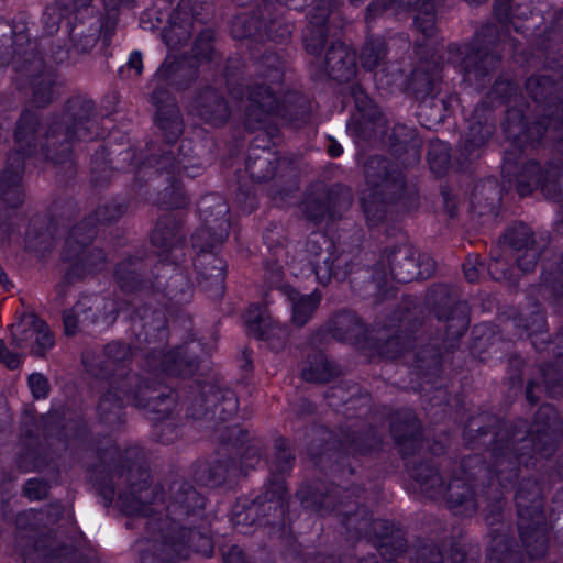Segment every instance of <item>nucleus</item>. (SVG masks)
Wrapping results in <instances>:
<instances>
[{
	"label": "nucleus",
	"mask_w": 563,
	"mask_h": 563,
	"mask_svg": "<svg viewBox=\"0 0 563 563\" xmlns=\"http://www.w3.org/2000/svg\"><path fill=\"white\" fill-rule=\"evenodd\" d=\"M563 437V421L558 410L544 404L537 410L531 426L519 419L510 422L490 412H482L468 419L463 438L471 450L486 448L488 462L479 454L465 456L461 462V476L444 483L449 509L461 517L474 516L479 507V498L486 501L484 516L493 500V489H498L503 498L505 492L514 487L521 467L534 465V456H552Z\"/></svg>",
	"instance_id": "1"
},
{
	"label": "nucleus",
	"mask_w": 563,
	"mask_h": 563,
	"mask_svg": "<svg viewBox=\"0 0 563 563\" xmlns=\"http://www.w3.org/2000/svg\"><path fill=\"white\" fill-rule=\"evenodd\" d=\"M98 463L88 468L89 481L97 494L109 507L118 495V505L130 516H135L125 526L144 527V521L153 517L162 518L165 533L178 538L176 551L185 543L192 552L205 556L213 553L209 536L208 520L205 517V497L184 479H176L169 486L168 504L165 505L163 489L150 483V470L143 449L128 446L124 451L110 443L97 452Z\"/></svg>",
	"instance_id": "2"
},
{
	"label": "nucleus",
	"mask_w": 563,
	"mask_h": 563,
	"mask_svg": "<svg viewBox=\"0 0 563 563\" xmlns=\"http://www.w3.org/2000/svg\"><path fill=\"white\" fill-rule=\"evenodd\" d=\"M525 89L543 113L527 121L522 109L509 107L503 123L507 139H523L533 145L551 144L563 161V54L548 55L542 71L531 75Z\"/></svg>",
	"instance_id": "3"
},
{
	"label": "nucleus",
	"mask_w": 563,
	"mask_h": 563,
	"mask_svg": "<svg viewBox=\"0 0 563 563\" xmlns=\"http://www.w3.org/2000/svg\"><path fill=\"white\" fill-rule=\"evenodd\" d=\"M361 493L363 489L358 486L342 489L333 483L317 481L301 486L296 498L305 509L320 516L335 512L349 537L358 539L373 534L377 521L365 505H360Z\"/></svg>",
	"instance_id": "4"
},
{
	"label": "nucleus",
	"mask_w": 563,
	"mask_h": 563,
	"mask_svg": "<svg viewBox=\"0 0 563 563\" xmlns=\"http://www.w3.org/2000/svg\"><path fill=\"white\" fill-rule=\"evenodd\" d=\"M38 131V115L31 110L22 111L13 134L16 148L8 154L0 175V197L10 209H16L24 202L25 158L37 155L41 142Z\"/></svg>",
	"instance_id": "5"
},
{
	"label": "nucleus",
	"mask_w": 563,
	"mask_h": 563,
	"mask_svg": "<svg viewBox=\"0 0 563 563\" xmlns=\"http://www.w3.org/2000/svg\"><path fill=\"white\" fill-rule=\"evenodd\" d=\"M498 40L496 25H483L473 42L450 43L448 45V63L457 69L464 82L481 90L490 82L494 71L500 65V56L489 48Z\"/></svg>",
	"instance_id": "6"
},
{
	"label": "nucleus",
	"mask_w": 563,
	"mask_h": 563,
	"mask_svg": "<svg viewBox=\"0 0 563 563\" xmlns=\"http://www.w3.org/2000/svg\"><path fill=\"white\" fill-rule=\"evenodd\" d=\"M435 271L434 260L427 253L416 257L413 246L405 241L386 246L379 261L371 268L368 279L378 291L390 275L397 283H410L415 279H428Z\"/></svg>",
	"instance_id": "7"
},
{
	"label": "nucleus",
	"mask_w": 563,
	"mask_h": 563,
	"mask_svg": "<svg viewBox=\"0 0 563 563\" xmlns=\"http://www.w3.org/2000/svg\"><path fill=\"white\" fill-rule=\"evenodd\" d=\"M424 305L438 320L445 349H454L470 327V307L460 298L457 290L446 284L429 287Z\"/></svg>",
	"instance_id": "8"
},
{
	"label": "nucleus",
	"mask_w": 563,
	"mask_h": 563,
	"mask_svg": "<svg viewBox=\"0 0 563 563\" xmlns=\"http://www.w3.org/2000/svg\"><path fill=\"white\" fill-rule=\"evenodd\" d=\"M238 408L235 393L228 386L218 382H195L190 385L186 416L203 422L207 429L214 430L219 423L231 420Z\"/></svg>",
	"instance_id": "9"
},
{
	"label": "nucleus",
	"mask_w": 563,
	"mask_h": 563,
	"mask_svg": "<svg viewBox=\"0 0 563 563\" xmlns=\"http://www.w3.org/2000/svg\"><path fill=\"white\" fill-rule=\"evenodd\" d=\"M96 235L97 228L91 219L81 220L70 230L62 254V258L70 263L64 275L66 284L82 280L103 269L106 253L102 249L91 245Z\"/></svg>",
	"instance_id": "10"
},
{
	"label": "nucleus",
	"mask_w": 563,
	"mask_h": 563,
	"mask_svg": "<svg viewBox=\"0 0 563 563\" xmlns=\"http://www.w3.org/2000/svg\"><path fill=\"white\" fill-rule=\"evenodd\" d=\"M244 63L239 55L230 56L224 66V77L228 91L239 101H246L244 109V126L255 128L275 106V99L268 91V85L241 82Z\"/></svg>",
	"instance_id": "11"
},
{
	"label": "nucleus",
	"mask_w": 563,
	"mask_h": 563,
	"mask_svg": "<svg viewBox=\"0 0 563 563\" xmlns=\"http://www.w3.org/2000/svg\"><path fill=\"white\" fill-rule=\"evenodd\" d=\"M199 144H194L191 140H181L177 147V156H175L172 147L159 148L158 153H152L143 162L137 170L141 173L150 172V176L157 177L165 175H174L177 177L187 176L195 178L201 174L205 168L206 161L199 153Z\"/></svg>",
	"instance_id": "12"
},
{
	"label": "nucleus",
	"mask_w": 563,
	"mask_h": 563,
	"mask_svg": "<svg viewBox=\"0 0 563 563\" xmlns=\"http://www.w3.org/2000/svg\"><path fill=\"white\" fill-rule=\"evenodd\" d=\"M509 140L511 144L504 153L501 177L509 188L514 187L520 197H526L541 184L543 169L537 161L521 162L520 154L528 147L531 150L549 147L552 151V146L548 143L533 145L523 139L520 141L516 139Z\"/></svg>",
	"instance_id": "13"
},
{
	"label": "nucleus",
	"mask_w": 563,
	"mask_h": 563,
	"mask_svg": "<svg viewBox=\"0 0 563 563\" xmlns=\"http://www.w3.org/2000/svg\"><path fill=\"white\" fill-rule=\"evenodd\" d=\"M112 387L120 389L126 400L137 408L163 417H170L176 404V393L168 386L155 384L137 374H129L124 377V384L114 382Z\"/></svg>",
	"instance_id": "14"
},
{
	"label": "nucleus",
	"mask_w": 563,
	"mask_h": 563,
	"mask_svg": "<svg viewBox=\"0 0 563 563\" xmlns=\"http://www.w3.org/2000/svg\"><path fill=\"white\" fill-rule=\"evenodd\" d=\"M383 439L379 432L374 427H368L365 432H356L354 430L344 432L336 441V446L333 452L329 450L321 452L316 460V464L322 468L334 460V463L329 466L331 473L349 474L354 473V468L350 462L349 456L366 455L377 451L382 445Z\"/></svg>",
	"instance_id": "15"
},
{
	"label": "nucleus",
	"mask_w": 563,
	"mask_h": 563,
	"mask_svg": "<svg viewBox=\"0 0 563 563\" xmlns=\"http://www.w3.org/2000/svg\"><path fill=\"white\" fill-rule=\"evenodd\" d=\"M489 498L493 503L486 510L484 519L489 528L487 556L494 563H521V552L510 534L509 523L504 520L503 495L498 489H493Z\"/></svg>",
	"instance_id": "16"
},
{
	"label": "nucleus",
	"mask_w": 563,
	"mask_h": 563,
	"mask_svg": "<svg viewBox=\"0 0 563 563\" xmlns=\"http://www.w3.org/2000/svg\"><path fill=\"white\" fill-rule=\"evenodd\" d=\"M0 35L3 37L0 48L5 47V52L0 53L1 65L11 64L16 73L25 77H33L45 68L36 42L25 37L22 32L16 35L7 21H0Z\"/></svg>",
	"instance_id": "17"
},
{
	"label": "nucleus",
	"mask_w": 563,
	"mask_h": 563,
	"mask_svg": "<svg viewBox=\"0 0 563 563\" xmlns=\"http://www.w3.org/2000/svg\"><path fill=\"white\" fill-rule=\"evenodd\" d=\"M161 258L146 250H136L117 263L113 277L124 292L150 291L155 283Z\"/></svg>",
	"instance_id": "18"
},
{
	"label": "nucleus",
	"mask_w": 563,
	"mask_h": 563,
	"mask_svg": "<svg viewBox=\"0 0 563 563\" xmlns=\"http://www.w3.org/2000/svg\"><path fill=\"white\" fill-rule=\"evenodd\" d=\"M363 175L372 191L383 199L399 201L406 194L405 175L399 165L387 156H368L363 163Z\"/></svg>",
	"instance_id": "19"
},
{
	"label": "nucleus",
	"mask_w": 563,
	"mask_h": 563,
	"mask_svg": "<svg viewBox=\"0 0 563 563\" xmlns=\"http://www.w3.org/2000/svg\"><path fill=\"white\" fill-rule=\"evenodd\" d=\"M80 141L68 125L54 118L41 136L36 156L54 166H62L65 178H73L76 175L73 147L75 142Z\"/></svg>",
	"instance_id": "20"
},
{
	"label": "nucleus",
	"mask_w": 563,
	"mask_h": 563,
	"mask_svg": "<svg viewBox=\"0 0 563 563\" xmlns=\"http://www.w3.org/2000/svg\"><path fill=\"white\" fill-rule=\"evenodd\" d=\"M494 131L493 109L486 102L476 104L459 144L457 163L464 166L479 159Z\"/></svg>",
	"instance_id": "21"
},
{
	"label": "nucleus",
	"mask_w": 563,
	"mask_h": 563,
	"mask_svg": "<svg viewBox=\"0 0 563 563\" xmlns=\"http://www.w3.org/2000/svg\"><path fill=\"white\" fill-rule=\"evenodd\" d=\"M162 518H151L144 521V529L147 533L146 547L141 549V563H177L180 559H186L192 548L185 543L178 551L176 548L178 538L170 532L165 533L161 527Z\"/></svg>",
	"instance_id": "22"
},
{
	"label": "nucleus",
	"mask_w": 563,
	"mask_h": 563,
	"mask_svg": "<svg viewBox=\"0 0 563 563\" xmlns=\"http://www.w3.org/2000/svg\"><path fill=\"white\" fill-rule=\"evenodd\" d=\"M107 21L108 18L104 11L102 14L80 12V14L74 15L73 21H69V38L73 48L78 54H87L96 46L100 38H102L104 46L110 45L117 29L108 32Z\"/></svg>",
	"instance_id": "23"
},
{
	"label": "nucleus",
	"mask_w": 563,
	"mask_h": 563,
	"mask_svg": "<svg viewBox=\"0 0 563 563\" xmlns=\"http://www.w3.org/2000/svg\"><path fill=\"white\" fill-rule=\"evenodd\" d=\"M151 243L159 250L161 260L183 262L185 258L186 233L183 221L175 213L162 214L151 234Z\"/></svg>",
	"instance_id": "24"
},
{
	"label": "nucleus",
	"mask_w": 563,
	"mask_h": 563,
	"mask_svg": "<svg viewBox=\"0 0 563 563\" xmlns=\"http://www.w3.org/2000/svg\"><path fill=\"white\" fill-rule=\"evenodd\" d=\"M499 243L517 253L516 263L522 273L534 271L541 251L536 243L533 230L527 223L515 221L508 224L499 238Z\"/></svg>",
	"instance_id": "25"
},
{
	"label": "nucleus",
	"mask_w": 563,
	"mask_h": 563,
	"mask_svg": "<svg viewBox=\"0 0 563 563\" xmlns=\"http://www.w3.org/2000/svg\"><path fill=\"white\" fill-rule=\"evenodd\" d=\"M548 482L542 484L534 477H523L515 493V505L518 516V526L544 523V489Z\"/></svg>",
	"instance_id": "26"
},
{
	"label": "nucleus",
	"mask_w": 563,
	"mask_h": 563,
	"mask_svg": "<svg viewBox=\"0 0 563 563\" xmlns=\"http://www.w3.org/2000/svg\"><path fill=\"white\" fill-rule=\"evenodd\" d=\"M148 101L156 108L155 122L166 141L163 148L172 147L184 131L180 109L165 87H155L148 96Z\"/></svg>",
	"instance_id": "27"
},
{
	"label": "nucleus",
	"mask_w": 563,
	"mask_h": 563,
	"mask_svg": "<svg viewBox=\"0 0 563 563\" xmlns=\"http://www.w3.org/2000/svg\"><path fill=\"white\" fill-rule=\"evenodd\" d=\"M268 91L275 99V106L267 115L258 123L255 128H245L250 132L262 131L266 128V124L272 115H277L285 123L289 124L295 129H299L305 125L310 118L311 106L309 99L300 92L288 91L284 95L283 99L276 95V91L272 86L268 85Z\"/></svg>",
	"instance_id": "28"
},
{
	"label": "nucleus",
	"mask_w": 563,
	"mask_h": 563,
	"mask_svg": "<svg viewBox=\"0 0 563 563\" xmlns=\"http://www.w3.org/2000/svg\"><path fill=\"white\" fill-rule=\"evenodd\" d=\"M96 115V102L84 95H76L66 101L64 113L55 119L68 125L79 140L90 141L97 135Z\"/></svg>",
	"instance_id": "29"
},
{
	"label": "nucleus",
	"mask_w": 563,
	"mask_h": 563,
	"mask_svg": "<svg viewBox=\"0 0 563 563\" xmlns=\"http://www.w3.org/2000/svg\"><path fill=\"white\" fill-rule=\"evenodd\" d=\"M24 563H92L78 547L37 539L22 551Z\"/></svg>",
	"instance_id": "30"
},
{
	"label": "nucleus",
	"mask_w": 563,
	"mask_h": 563,
	"mask_svg": "<svg viewBox=\"0 0 563 563\" xmlns=\"http://www.w3.org/2000/svg\"><path fill=\"white\" fill-rule=\"evenodd\" d=\"M265 490L257 495L254 503L263 517L262 526L268 527L271 532L278 533L284 529L285 497L287 489L280 479H267Z\"/></svg>",
	"instance_id": "31"
},
{
	"label": "nucleus",
	"mask_w": 563,
	"mask_h": 563,
	"mask_svg": "<svg viewBox=\"0 0 563 563\" xmlns=\"http://www.w3.org/2000/svg\"><path fill=\"white\" fill-rule=\"evenodd\" d=\"M198 286L210 298L220 299L225 290L227 263L214 252L197 253L194 260Z\"/></svg>",
	"instance_id": "32"
},
{
	"label": "nucleus",
	"mask_w": 563,
	"mask_h": 563,
	"mask_svg": "<svg viewBox=\"0 0 563 563\" xmlns=\"http://www.w3.org/2000/svg\"><path fill=\"white\" fill-rule=\"evenodd\" d=\"M146 365L150 371L168 376L190 377L199 369V360L187 347L178 346L166 353L151 351L146 355Z\"/></svg>",
	"instance_id": "33"
},
{
	"label": "nucleus",
	"mask_w": 563,
	"mask_h": 563,
	"mask_svg": "<svg viewBox=\"0 0 563 563\" xmlns=\"http://www.w3.org/2000/svg\"><path fill=\"white\" fill-rule=\"evenodd\" d=\"M390 434L402 456L413 455L422 446L421 423L411 409H400L391 416Z\"/></svg>",
	"instance_id": "34"
},
{
	"label": "nucleus",
	"mask_w": 563,
	"mask_h": 563,
	"mask_svg": "<svg viewBox=\"0 0 563 563\" xmlns=\"http://www.w3.org/2000/svg\"><path fill=\"white\" fill-rule=\"evenodd\" d=\"M190 111L212 126L223 125L230 118V108L224 95L214 87H200L190 102Z\"/></svg>",
	"instance_id": "35"
},
{
	"label": "nucleus",
	"mask_w": 563,
	"mask_h": 563,
	"mask_svg": "<svg viewBox=\"0 0 563 563\" xmlns=\"http://www.w3.org/2000/svg\"><path fill=\"white\" fill-rule=\"evenodd\" d=\"M242 474L238 461L218 452L216 457L198 461L195 464L194 477L197 483L208 487H219L238 479Z\"/></svg>",
	"instance_id": "36"
},
{
	"label": "nucleus",
	"mask_w": 563,
	"mask_h": 563,
	"mask_svg": "<svg viewBox=\"0 0 563 563\" xmlns=\"http://www.w3.org/2000/svg\"><path fill=\"white\" fill-rule=\"evenodd\" d=\"M324 334L341 342H360L365 335V327L355 312L342 310L333 313L324 325L311 335L310 343L321 344Z\"/></svg>",
	"instance_id": "37"
},
{
	"label": "nucleus",
	"mask_w": 563,
	"mask_h": 563,
	"mask_svg": "<svg viewBox=\"0 0 563 563\" xmlns=\"http://www.w3.org/2000/svg\"><path fill=\"white\" fill-rule=\"evenodd\" d=\"M356 52L341 41L331 43L320 60L321 75L329 79L347 82L357 73Z\"/></svg>",
	"instance_id": "38"
},
{
	"label": "nucleus",
	"mask_w": 563,
	"mask_h": 563,
	"mask_svg": "<svg viewBox=\"0 0 563 563\" xmlns=\"http://www.w3.org/2000/svg\"><path fill=\"white\" fill-rule=\"evenodd\" d=\"M198 76V65L195 59L167 55L155 73V87L170 86L176 90H186Z\"/></svg>",
	"instance_id": "39"
},
{
	"label": "nucleus",
	"mask_w": 563,
	"mask_h": 563,
	"mask_svg": "<svg viewBox=\"0 0 563 563\" xmlns=\"http://www.w3.org/2000/svg\"><path fill=\"white\" fill-rule=\"evenodd\" d=\"M180 262L161 260L152 290L164 292L166 297L176 302L186 301L191 291L190 280L180 267Z\"/></svg>",
	"instance_id": "40"
},
{
	"label": "nucleus",
	"mask_w": 563,
	"mask_h": 563,
	"mask_svg": "<svg viewBox=\"0 0 563 563\" xmlns=\"http://www.w3.org/2000/svg\"><path fill=\"white\" fill-rule=\"evenodd\" d=\"M134 353L132 346L121 340H113L103 346L100 360V375L109 382H120L124 384V377L133 374L130 366L133 362Z\"/></svg>",
	"instance_id": "41"
},
{
	"label": "nucleus",
	"mask_w": 563,
	"mask_h": 563,
	"mask_svg": "<svg viewBox=\"0 0 563 563\" xmlns=\"http://www.w3.org/2000/svg\"><path fill=\"white\" fill-rule=\"evenodd\" d=\"M350 95L358 112V118L355 119V131L364 140H371L385 124L383 113L360 84L350 86Z\"/></svg>",
	"instance_id": "42"
},
{
	"label": "nucleus",
	"mask_w": 563,
	"mask_h": 563,
	"mask_svg": "<svg viewBox=\"0 0 563 563\" xmlns=\"http://www.w3.org/2000/svg\"><path fill=\"white\" fill-rule=\"evenodd\" d=\"M274 13V3L271 0H262L251 11L236 14L231 23V34L235 40H250L263 43L264 24L266 15Z\"/></svg>",
	"instance_id": "43"
},
{
	"label": "nucleus",
	"mask_w": 563,
	"mask_h": 563,
	"mask_svg": "<svg viewBox=\"0 0 563 563\" xmlns=\"http://www.w3.org/2000/svg\"><path fill=\"white\" fill-rule=\"evenodd\" d=\"M504 331L512 332L514 336L522 338L527 335L530 339L534 350L541 353L542 347L540 335L547 332V319L541 305L533 301L531 310L528 313H520L507 318L503 324Z\"/></svg>",
	"instance_id": "44"
},
{
	"label": "nucleus",
	"mask_w": 563,
	"mask_h": 563,
	"mask_svg": "<svg viewBox=\"0 0 563 563\" xmlns=\"http://www.w3.org/2000/svg\"><path fill=\"white\" fill-rule=\"evenodd\" d=\"M444 347L442 336L435 339L434 342L422 345L415 354L412 366L417 374L423 378L421 389L427 391L426 385H431V388L442 391L443 384L438 385L437 382L441 379L442 373V351ZM449 349H446L448 351Z\"/></svg>",
	"instance_id": "45"
},
{
	"label": "nucleus",
	"mask_w": 563,
	"mask_h": 563,
	"mask_svg": "<svg viewBox=\"0 0 563 563\" xmlns=\"http://www.w3.org/2000/svg\"><path fill=\"white\" fill-rule=\"evenodd\" d=\"M442 78V65L439 62H420L408 78L407 92L417 101L437 96L441 90Z\"/></svg>",
	"instance_id": "46"
},
{
	"label": "nucleus",
	"mask_w": 563,
	"mask_h": 563,
	"mask_svg": "<svg viewBox=\"0 0 563 563\" xmlns=\"http://www.w3.org/2000/svg\"><path fill=\"white\" fill-rule=\"evenodd\" d=\"M194 21L191 0H180L169 15L168 25L162 30V40L170 49L186 45L194 32Z\"/></svg>",
	"instance_id": "47"
},
{
	"label": "nucleus",
	"mask_w": 563,
	"mask_h": 563,
	"mask_svg": "<svg viewBox=\"0 0 563 563\" xmlns=\"http://www.w3.org/2000/svg\"><path fill=\"white\" fill-rule=\"evenodd\" d=\"M422 325L421 320L406 312L399 318V325L395 333L378 343L379 354L388 360H395L415 346L416 333Z\"/></svg>",
	"instance_id": "48"
},
{
	"label": "nucleus",
	"mask_w": 563,
	"mask_h": 563,
	"mask_svg": "<svg viewBox=\"0 0 563 563\" xmlns=\"http://www.w3.org/2000/svg\"><path fill=\"white\" fill-rule=\"evenodd\" d=\"M541 352L551 350L554 361L540 367L547 393L556 398L563 395V327L553 340L541 339Z\"/></svg>",
	"instance_id": "49"
},
{
	"label": "nucleus",
	"mask_w": 563,
	"mask_h": 563,
	"mask_svg": "<svg viewBox=\"0 0 563 563\" xmlns=\"http://www.w3.org/2000/svg\"><path fill=\"white\" fill-rule=\"evenodd\" d=\"M329 257L330 258L323 263V266H319V271H317L316 274L318 283L322 286H327L332 279L344 282L350 278V283H353L357 279V277H353V275L364 273L368 277L371 274L369 267L353 262L350 254L340 252L336 247Z\"/></svg>",
	"instance_id": "50"
},
{
	"label": "nucleus",
	"mask_w": 563,
	"mask_h": 563,
	"mask_svg": "<svg viewBox=\"0 0 563 563\" xmlns=\"http://www.w3.org/2000/svg\"><path fill=\"white\" fill-rule=\"evenodd\" d=\"M373 534L377 538L376 549L386 561H394L408 550L406 531L393 521L377 519Z\"/></svg>",
	"instance_id": "51"
},
{
	"label": "nucleus",
	"mask_w": 563,
	"mask_h": 563,
	"mask_svg": "<svg viewBox=\"0 0 563 563\" xmlns=\"http://www.w3.org/2000/svg\"><path fill=\"white\" fill-rule=\"evenodd\" d=\"M198 212L201 225L216 229L218 241H225L229 236L230 221L228 219L229 207L224 199L214 194L206 195L198 201Z\"/></svg>",
	"instance_id": "52"
},
{
	"label": "nucleus",
	"mask_w": 563,
	"mask_h": 563,
	"mask_svg": "<svg viewBox=\"0 0 563 563\" xmlns=\"http://www.w3.org/2000/svg\"><path fill=\"white\" fill-rule=\"evenodd\" d=\"M12 344L16 349H24L25 342L34 340L31 346V353L35 356L43 357L46 352L54 345V336L48 327L40 320L33 319L29 328L23 324H13L11 327Z\"/></svg>",
	"instance_id": "53"
},
{
	"label": "nucleus",
	"mask_w": 563,
	"mask_h": 563,
	"mask_svg": "<svg viewBox=\"0 0 563 563\" xmlns=\"http://www.w3.org/2000/svg\"><path fill=\"white\" fill-rule=\"evenodd\" d=\"M388 146L394 156L402 158L406 166L419 163L422 141L415 129L405 124H396L388 139Z\"/></svg>",
	"instance_id": "54"
},
{
	"label": "nucleus",
	"mask_w": 563,
	"mask_h": 563,
	"mask_svg": "<svg viewBox=\"0 0 563 563\" xmlns=\"http://www.w3.org/2000/svg\"><path fill=\"white\" fill-rule=\"evenodd\" d=\"M280 158L269 146H258L256 143L249 147L246 170L255 181L274 179Z\"/></svg>",
	"instance_id": "55"
},
{
	"label": "nucleus",
	"mask_w": 563,
	"mask_h": 563,
	"mask_svg": "<svg viewBox=\"0 0 563 563\" xmlns=\"http://www.w3.org/2000/svg\"><path fill=\"white\" fill-rule=\"evenodd\" d=\"M409 476L419 485L422 494L431 499L442 497L444 479L432 460L407 464Z\"/></svg>",
	"instance_id": "56"
},
{
	"label": "nucleus",
	"mask_w": 563,
	"mask_h": 563,
	"mask_svg": "<svg viewBox=\"0 0 563 563\" xmlns=\"http://www.w3.org/2000/svg\"><path fill=\"white\" fill-rule=\"evenodd\" d=\"M301 378L307 383L327 384L339 374V367L322 351H312L299 364Z\"/></svg>",
	"instance_id": "57"
},
{
	"label": "nucleus",
	"mask_w": 563,
	"mask_h": 563,
	"mask_svg": "<svg viewBox=\"0 0 563 563\" xmlns=\"http://www.w3.org/2000/svg\"><path fill=\"white\" fill-rule=\"evenodd\" d=\"M117 382H109L108 390L100 397L97 406V415L99 421L104 426L113 429L124 423V399L126 397L120 389L112 387Z\"/></svg>",
	"instance_id": "58"
},
{
	"label": "nucleus",
	"mask_w": 563,
	"mask_h": 563,
	"mask_svg": "<svg viewBox=\"0 0 563 563\" xmlns=\"http://www.w3.org/2000/svg\"><path fill=\"white\" fill-rule=\"evenodd\" d=\"M283 289V296L286 297L291 307L292 322L298 327H303L318 309L321 295L318 291L302 295L292 287H284Z\"/></svg>",
	"instance_id": "59"
},
{
	"label": "nucleus",
	"mask_w": 563,
	"mask_h": 563,
	"mask_svg": "<svg viewBox=\"0 0 563 563\" xmlns=\"http://www.w3.org/2000/svg\"><path fill=\"white\" fill-rule=\"evenodd\" d=\"M501 200V190L495 178L478 181L471 194V206L479 216L496 213Z\"/></svg>",
	"instance_id": "60"
},
{
	"label": "nucleus",
	"mask_w": 563,
	"mask_h": 563,
	"mask_svg": "<svg viewBox=\"0 0 563 563\" xmlns=\"http://www.w3.org/2000/svg\"><path fill=\"white\" fill-rule=\"evenodd\" d=\"M520 539L527 554L532 559L543 558L549 549L547 519L541 525L518 526Z\"/></svg>",
	"instance_id": "61"
},
{
	"label": "nucleus",
	"mask_w": 563,
	"mask_h": 563,
	"mask_svg": "<svg viewBox=\"0 0 563 563\" xmlns=\"http://www.w3.org/2000/svg\"><path fill=\"white\" fill-rule=\"evenodd\" d=\"M246 324L249 334L255 339L267 341L275 349L284 346L286 331L274 324L269 319L257 313L254 317H250Z\"/></svg>",
	"instance_id": "62"
},
{
	"label": "nucleus",
	"mask_w": 563,
	"mask_h": 563,
	"mask_svg": "<svg viewBox=\"0 0 563 563\" xmlns=\"http://www.w3.org/2000/svg\"><path fill=\"white\" fill-rule=\"evenodd\" d=\"M449 114L446 99L433 96L418 101L417 117L422 126L428 130L442 124Z\"/></svg>",
	"instance_id": "63"
},
{
	"label": "nucleus",
	"mask_w": 563,
	"mask_h": 563,
	"mask_svg": "<svg viewBox=\"0 0 563 563\" xmlns=\"http://www.w3.org/2000/svg\"><path fill=\"white\" fill-rule=\"evenodd\" d=\"M231 521L235 529L246 534L252 527H263L260 508L255 505L254 499L239 498L232 508Z\"/></svg>",
	"instance_id": "64"
}]
</instances>
